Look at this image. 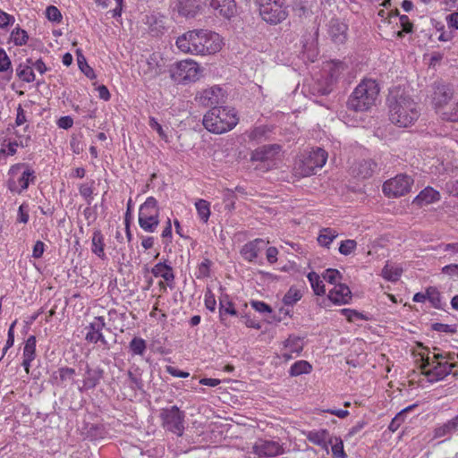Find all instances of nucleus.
Wrapping results in <instances>:
<instances>
[{
  "mask_svg": "<svg viewBox=\"0 0 458 458\" xmlns=\"http://www.w3.org/2000/svg\"><path fill=\"white\" fill-rule=\"evenodd\" d=\"M458 354L450 352H439L434 349L430 352L425 349L420 352V365L419 369L424 378L429 383L439 381L453 374L458 375L457 365Z\"/></svg>",
  "mask_w": 458,
  "mask_h": 458,
  "instance_id": "nucleus-1",
  "label": "nucleus"
},
{
  "mask_svg": "<svg viewBox=\"0 0 458 458\" xmlns=\"http://www.w3.org/2000/svg\"><path fill=\"white\" fill-rule=\"evenodd\" d=\"M175 45L184 54L204 56L219 52L224 42L216 32L200 29L182 34L177 38Z\"/></svg>",
  "mask_w": 458,
  "mask_h": 458,
  "instance_id": "nucleus-2",
  "label": "nucleus"
},
{
  "mask_svg": "<svg viewBox=\"0 0 458 458\" xmlns=\"http://www.w3.org/2000/svg\"><path fill=\"white\" fill-rule=\"evenodd\" d=\"M389 120L401 128H406L414 123L420 117V107L407 95L392 96L388 98Z\"/></svg>",
  "mask_w": 458,
  "mask_h": 458,
  "instance_id": "nucleus-3",
  "label": "nucleus"
},
{
  "mask_svg": "<svg viewBox=\"0 0 458 458\" xmlns=\"http://www.w3.org/2000/svg\"><path fill=\"white\" fill-rule=\"evenodd\" d=\"M240 118L234 107L221 106L212 107L202 118V125L214 134H223L233 130Z\"/></svg>",
  "mask_w": 458,
  "mask_h": 458,
  "instance_id": "nucleus-4",
  "label": "nucleus"
},
{
  "mask_svg": "<svg viewBox=\"0 0 458 458\" xmlns=\"http://www.w3.org/2000/svg\"><path fill=\"white\" fill-rule=\"evenodd\" d=\"M379 85L376 80L365 78L356 86L349 97L347 106L355 112L370 110L377 102Z\"/></svg>",
  "mask_w": 458,
  "mask_h": 458,
  "instance_id": "nucleus-5",
  "label": "nucleus"
},
{
  "mask_svg": "<svg viewBox=\"0 0 458 458\" xmlns=\"http://www.w3.org/2000/svg\"><path fill=\"white\" fill-rule=\"evenodd\" d=\"M36 180L34 168L26 163L12 165L7 172L6 188L13 194L21 195Z\"/></svg>",
  "mask_w": 458,
  "mask_h": 458,
  "instance_id": "nucleus-6",
  "label": "nucleus"
},
{
  "mask_svg": "<svg viewBox=\"0 0 458 458\" xmlns=\"http://www.w3.org/2000/svg\"><path fill=\"white\" fill-rule=\"evenodd\" d=\"M327 161V152L322 148L304 150L295 161V171L301 176H310L324 167Z\"/></svg>",
  "mask_w": 458,
  "mask_h": 458,
  "instance_id": "nucleus-7",
  "label": "nucleus"
},
{
  "mask_svg": "<svg viewBox=\"0 0 458 458\" xmlns=\"http://www.w3.org/2000/svg\"><path fill=\"white\" fill-rule=\"evenodd\" d=\"M138 223L146 233H155L160 224V208L154 197H147L139 208Z\"/></svg>",
  "mask_w": 458,
  "mask_h": 458,
  "instance_id": "nucleus-8",
  "label": "nucleus"
},
{
  "mask_svg": "<svg viewBox=\"0 0 458 458\" xmlns=\"http://www.w3.org/2000/svg\"><path fill=\"white\" fill-rule=\"evenodd\" d=\"M260 17L267 23L276 25L288 17L285 0H256Z\"/></svg>",
  "mask_w": 458,
  "mask_h": 458,
  "instance_id": "nucleus-9",
  "label": "nucleus"
},
{
  "mask_svg": "<svg viewBox=\"0 0 458 458\" xmlns=\"http://www.w3.org/2000/svg\"><path fill=\"white\" fill-rule=\"evenodd\" d=\"M161 425L164 429L182 436L185 430V413L176 405L165 408L160 412Z\"/></svg>",
  "mask_w": 458,
  "mask_h": 458,
  "instance_id": "nucleus-10",
  "label": "nucleus"
},
{
  "mask_svg": "<svg viewBox=\"0 0 458 458\" xmlns=\"http://www.w3.org/2000/svg\"><path fill=\"white\" fill-rule=\"evenodd\" d=\"M413 180L409 175L400 174L386 180L382 186V191L386 198H401L411 191Z\"/></svg>",
  "mask_w": 458,
  "mask_h": 458,
  "instance_id": "nucleus-11",
  "label": "nucleus"
},
{
  "mask_svg": "<svg viewBox=\"0 0 458 458\" xmlns=\"http://www.w3.org/2000/svg\"><path fill=\"white\" fill-rule=\"evenodd\" d=\"M200 73V68L192 59H185L178 62L172 69L171 76L177 82H194Z\"/></svg>",
  "mask_w": 458,
  "mask_h": 458,
  "instance_id": "nucleus-12",
  "label": "nucleus"
},
{
  "mask_svg": "<svg viewBox=\"0 0 458 458\" xmlns=\"http://www.w3.org/2000/svg\"><path fill=\"white\" fill-rule=\"evenodd\" d=\"M280 150L279 145H265L251 152L250 160L263 163L266 165V169H270L276 165Z\"/></svg>",
  "mask_w": 458,
  "mask_h": 458,
  "instance_id": "nucleus-13",
  "label": "nucleus"
},
{
  "mask_svg": "<svg viewBox=\"0 0 458 458\" xmlns=\"http://www.w3.org/2000/svg\"><path fill=\"white\" fill-rule=\"evenodd\" d=\"M252 453L260 458L274 457L284 453L282 445L273 439L259 438L252 445Z\"/></svg>",
  "mask_w": 458,
  "mask_h": 458,
  "instance_id": "nucleus-14",
  "label": "nucleus"
},
{
  "mask_svg": "<svg viewBox=\"0 0 458 458\" xmlns=\"http://www.w3.org/2000/svg\"><path fill=\"white\" fill-rule=\"evenodd\" d=\"M225 91L218 86H213L202 91H199L196 96V100L202 106H216L224 103L225 100Z\"/></svg>",
  "mask_w": 458,
  "mask_h": 458,
  "instance_id": "nucleus-15",
  "label": "nucleus"
},
{
  "mask_svg": "<svg viewBox=\"0 0 458 458\" xmlns=\"http://www.w3.org/2000/svg\"><path fill=\"white\" fill-rule=\"evenodd\" d=\"M346 69V64L341 61H330L326 64L324 71L327 76L325 88L322 90L324 94H328L332 90V86L339 81Z\"/></svg>",
  "mask_w": 458,
  "mask_h": 458,
  "instance_id": "nucleus-16",
  "label": "nucleus"
},
{
  "mask_svg": "<svg viewBox=\"0 0 458 458\" xmlns=\"http://www.w3.org/2000/svg\"><path fill=\"white\" fill-rule=\"evenodd\" d=\"M15 140H9L6 145H2L0 148V165L7 164V157L16 154L17 148H25L29 146L30 141V136H22L18 131H14Z\"/></svg>",
  "mask_w": 458,
  "mask_h": 458,
  "instance_id": "nucleus-17",
  "label": "nucleus"
},
{
  "mask_svg": "<svg viewBox=\"0 0 458 458\" xmlns=\"http://www.w3.org/2000/svg\"><path fill=\"white\" fill-rule=\"evenodd\" d=\"M454 95V90L449 85L442 83L434 84V91L432 94V104L437 114L443 111L445 106L448 104Z\"/></svg>",
  "mask_w": 458,
  "mask_h": 458,
  "instance_id": "nucleus-18",
  "label": "nucleus"
},
{
  "mask_svg": "<svg viewBox=\"0 0 458 458\" xmlns=\"http://www.w3.org/2000/svg\"><path fill=\"white\" fill-rule=\"evenodd\" d=\"M106 327L104 317H95L93 320L86 327L85 340L89 344L106 343L103 335V329Z\"/></svg>",
  "mask_w": 458,
  "mask_h": 458,
  "instance_id": "nucleus-19",
  "label": "nucleus"
},
{
  "mask_svg": "<svg viewBox=\"0 0 458 458\" xmlns=\"http://www.w3.org/2000/svg\"><path fill=\"white\" fill-rule=\"evenodd\" d=\"M283 349L278 358L289 361L295 355H299L303 350V344L301 337L291 335L283 342Z\"/></svg>",
  "mask_w": 458,
  "mask_h": 458,
  "instance_id": "nucleus-20",
  "label": "nucleus"
},
{
  "mask_svg": "<svg viewBox=\"0 0 458 458\" xmlns=\"http://www.w3.org/2000/svg\"><path fill=\"white\" fill-rule=\"evenodd\" d=\"M352 298V292L346 284H335L327 293V299L335 305L347 304Z\"/></svg>",
  "mask_w": 458,
  "mask_h": 458,
  "instance_id": "nucleus-21",
  "label": "nucleus"
},
{
  "mask_svg": "<svg viewBox=\"0 0 458 458\" xmlns=\"http://www.w3.org/2000/svg\"><path fill=\"white\" fill-rule=\"evenodd\" d=\"M210 7L221 17L229 19L236 13L235 0H208Z\"/></svg>",
  "mask_w": 458,
  "mask_h": 458,
  "instance_id": "nucleus-22",
  "label": "nucleus"
},
{
  "mask_svg": "<svg viewBox=\"0 0 458 458\" xmlns=\"http://www.w3.org/2000/svg\"><path fill=\"white\" fill-rule=\"evenodd\" d=\"M150 273L156 277H160L165 281V284L169 285V289H173L174 286V272L172 267L166 262H158L156 264Z\"/></svg>",
  "mask_w": 458,
  "mask_h": 458,
  "instance_id": "nucleus-23",
  "label": "nucleus"
},
{
  "mask_svg": "<svg viewBox=\"0 0 458 458\" xmlns=\"http://www.w3.org/2000/svg\"><path fill=\"white\" fill-rule=\"evenodd\" d=\"M303 435L309 442L328 452V441L331 437L327 429H311L304 431Z\"/></svg>",
  "mask_w": 458,
  "mask_h": 458,
  "instance_id": "nucleus-24",
  "label": "nucleus"
},
{
  "mask_svg": "<svg viewBox=\"0 0 458 458\" xmlns=\"http://www.w3.org/2000/svg\"><path fill=\"white\" fill-rule=\"evenodd\" d=\"M36 343L35 335H30L25 342L22 366L27 375L30 374L31 362L36 358Z\"/></svg>",
  "mask_w": 458,
  "mask_h": 458,
  "instance_id": "nucleus-25",
  "label": "nucleus"
},
{
  "mask_svg": "<svg viewBox=\"0 0 458 458\" xmlns=\"http://www.w3.org/2000/svg\"><path fill=\"white\" fill-rule=\"evenodd\" d=\"M265 245V241L262 239H255L251 242L246 243L241 250V254L242 258L249 261L252 262L259 257V253L262 250Z\"/></svg>",
  "mask_w": 458,
  "mask_h": 458,
  "instance_id": "nucleus-26",
  "label": "nucleus"
},
{
  "mask_svg": "<svg viewBox=\"0 0 458 458\" xmlns=\"http://www.w3.org/2000/svg\"><path fill=\"white\" fill-rule=\"evenodd\" d=\"M387 16L390 20L392 18H398L399 20L401 30H398L395 33L398 38H403L405 34H411L413 32V23L406 14H400L399 11L395 10L387 13Z\"/></svg>",
  "mask_w": 458,
  "mask_h": 458,
  "instance_id": "nucleus-27",
  "label": "nucleus"
},
{
  "mask_svg": "<svg viewBox=\"0 0 458 458\" xmlns=\"http://www.w3.org/2000/svg\"><path fill=\"white\" fill-rule=\"evenodd\" d=\"M103 377L101 370L91 369L88 365L83 376L82 386H79L81 392L94 388Z\"/></svg>",
  "mask_w": 458,
  "mask_h": 458,
  "instance_id": "nucleus-28",
  "label": "nucleus"
},
{
  "mask_svg": "<svg viewBox=\"0 0 458 458\" xmlns=\"http://www.w3.org/2000/svg\"><path fill=\"white\" fill-rule=\"evenodd\" d=\"M440 198L439 192L431 187H427L416 195L412 203L417 206H424L437 201Z\"/></svg>",
  "mask_w": 458,
  "mask_h": 458,
  "instance_id": "nucleus-29",
  "label": "nucleus"
},
{
  "mask_svg": "<svg viewBox=\"0 0 458 458\" xmlns=\"http://www.w3.org/2000/svg\"><path fill=\"white\" fill-rule=\"evenodd\" d=\"M225 315L237 316V310L232 297L224 293L219 297V318L221 322L224 321Z\"/></svg>",
  "mask_w": 458,
  "mask_h": 458,
  "instance_id": "nucleus-30",
  "label": "nucleus"
},
{
  "mask_svg": "<svg viewBox=\"0 0 458 458\" xmlns=\"http://www.w3.org/2000/svg\"><path fill=\"white\" fill-rule=\"evenodd\" d=\"M105 236L102 233L101 230L96 229L92 233L91 237V251L96 256L99 257L102 259H106L105 252Z\"/></svg>",
  "mask_w": 458,
  "mask_h": 458,
  "instance_id": "nucleus-31",
  "label": "nucleus"
},
{
  "mask_svg": "<svg viewBox=\"0 0 458 458\" xmlns=\"http://www.w3.org/2000/svg\"><path fill=\"white\" fill-rule=\"evenodd\" d=\"M177 9L181 15L184 17H193L199 12V5L198 0H179Z\"/></svg>",
  "mask_w": 458,
  "mask_h": 458,
  "instance_id": "nucleus-32",
  "label": "nucleus"
},
{
  "mask_svg": "<svg viewBox=\"0 0 458 458\" xmlns=\"http://www.w3.org/2000/svg\"><path fill=\"white\" fill-rule=\"evenodd\" d=\"M339 236V233L331 227L320 229L318 242L323 248H329L335 239Z\"/></svg>",
  "mask_w": 458,
  "mask_h": 458,
  "instance_id": "nucleus-33",
  "label": "nucleus"
},
{
  "mask_svg": "<svg viewBox=\"0 0 458 458\" xmlns=\"http://www.w3.org/2000/svg\"><path fill=\"white\" fill-rule=\"evenodd\" d=\"M30 37L28 32L19 26L13 29L9 36V42L15 47H22L27 45Z\"/></svg>",
  "mask_w": 458,
  "mask_h": 458,
  "instance_id": "nucleus-34",
  "label": "nucleus"
},
{
  "mask_svg": "<svg viewBox=\"0 0 458 458\" xmlns=\"http://www.w3.org/2000/svg\"><path fill=\"white\" fill-rule=\"evenodd\" d=\"M403 275V268L400 266L392 265L386 262L384 266L381 276L383 278L389 282H396Z\"/></svg>",
  "mask_w": 458,
  "mask_h": 458,
  "instance_id": "nucleus-35",
  "label": "nucleus"
},
{
  "mask_svg": "<svg viewBox=\"0 0 458 458\" xmlns=\"http://www.w3.org/2000/svg\"><path fill=\"white\" fill-rule=\"evenodd\" d=\"M15 72L16 76H18V78L24 82L30 83L35 81V73L33 72V68L27 62L25 64L17 65Z\"/></svg>",
  "mask_w": 458,
  "mask_h": 458,
  "instance_id": "nucleus-36",
  "label": "nucleus"
},
{
  "mask_svg": "<svg viewBox=\"0 0 458 458\" xmlns=\"http://www.w3.org/2000/svg\"><path fill=\"white\" fill-rule=\"evenodd\" d=\"M307 278L311 284V289L318 296H323L326 293V288L323 280L317 272H309Z\"/></svg>",
  "mask_w": 458,
  "mask_h": 458,
  "instance_id": "nucleus-37",
  "label": "nucleus"
},
{
  "mask_svg": "<svg viewBox=\"0 0 458 458\" xmlns=\"http://www.w3.org/2000/svg\"><path fill=\"white\" fill-rule=\"evenodd\" d=\"M312 372V365L304 360L295 361L290 368L289 374L292 377H299Z\"/></svg>",
  "mask_w": 458,
  "mask_h": 458,
  "instance_id": "nucleus-38",
  "label": "nucleus"
},
{
  "mask_svg": "<svg viewBox=\"0 0 458 458\" xmlns=\"http://www.w3.org/2000/svg\"><path fill=\"white\" fill-rule=\"evenodd\" d=\"M195 208L199 220L207 223L211 216L210 202L205 199H199L195 201Z\"/></svg>",
  "mask_w": 458,
  "mask_h": 458,
  "instance_id": "nucleus-39",
  "label": "nucleus"
},
{
  "mask_svg": "<svg viewBox=\"0 0 458 458\" xmlns=\"http://www.w3.org/2000/svg\"><path fill=\"white\" fill-rule=\"evenodd\" d=\"M328 444L331 445L333 458H346L347 454L344 452V442L341 437H331Z\"/></svg>",
  "mask_w": 458,
  "mask_h": 458,
  "instance_id": "nucleus-40",
  "label": "nucleus"
},
{
  "mask_svg": "<svg viewBox=\"0 0 458 458\" xmlns=\"http://www.w3.org/2000/svg\"><path fill=\"white\" fill-rule=\"evenodd\" d=\"M95 191V182L90 180L89 182H83L79 185V192L81 198L85 199L88 205L91 204L94 198Z\"/></svg>",
  "mask_w": 458,
  "mask_h": 458,
  "instance_id": "nucleus-41",
  "label": "nucleus"
},
{
  "mask_svg": "<svg viewBox=\"0 0 458 458\" xmlns=\"http://www.w3.org/2000/svg\"><path fill=\"white\" fill-rule=\"evenodd\" d=\"M129 348L132 355L142 356L147 350V344L144 339L135 336L130 342Z\"/></svg>",
  "mask_w": 458,
  "mask_h": 458,
  "instance_id": "nucleus-42",
  "label": "nucleus"
},
{
  "mask_svg": "<svg viewBox=\"0 0 458 458\" xmlns=\"http://www.w3.org/2000/svg\"><path fill=\"white\" fill-rule=\"evenodd\" d=\"M302 298V293L301 290L296 288L295 286H292L284 297H283L282 301L284 305L293 306L298 301Z\"/></svg>",
  "mask_w": 458,
  "mask_h": 458,
  "instance_id": "nucleus-43",
  "label": "nucleus"
},
{
  "mask_svg": "<svg viewBox=\"0 0 458 458\" xmlns=\"http://www.w3.org/2000/svg\"><path fill=\"white\" fill-rule=\"evenodd\" d=\"M322 277L326 282L333 284V286L335 285V284H343V274L336 269L328 268L325 270L322 274Z\"/></svg>",
  "mask_w": 458,
  "mask_h": 458,
  "instance_id": "nucleus-44",
  "label": "nucleus"
},
{
  "mask_svg": "<svg viewBox=\"0 0 458 458\" xmlns=\"http://www.w3.org/2000/svg\"><path fill=\"white\" fill-rule=\"evenodd\" d=\"M211 261L204 259L197 267L195 276L198 279H204L210 276Z\"/></svg>",
  "mask_w": 458,
  "mask_h": 458,
  "instance_id": "nucleus-45",
  "label": "nucleus"
},
{
  "mask_svg": "<svg viewBox=\"0 0 458 458\" xmlns=\"http://www.w3.org/2000/svg\"><path fill=\"white\" fill-rule=\"evenodd\" d=\"M0 72L13 73L12 63L5 50L0 47Z\"/></svg>",
  "mask_w": 458,
  "mask_h": 458,
  "instance_id": "nucleus-46",
  "label": "nucleus"
},
{
  "mask_svg": "<svg viewBox=\"0 0 458 458\" xmlns=\"http://www.w3.org/2000/svg\"><path fill=\"white\" fill-rule=\"evenodd\" d=\"M444 120L457 122L458 121V101L448 109L444 108L442 112L438 114Z\"/></svg>",
  "mask_w": 458,
  "mask_h": 458,
  "instance_id": "nucleus-47",
  "label": "nucleus"
},
{
  "mask_svg": "<svg viewBox=\"0 0 458 458\" xmlns=\"http://www.w3.org/2000/svg\"><path fill=\"white\" fill-rule=\"evenodd\" d=\"M148 125H150V127L158 133L162 140H164L165 143L169 142V137L167 133L163 129L162 125L159 123L157 118L150 116V119H148Z\"/></svg>",
  "mask_w": 458,
  "mask_h": 458,
  "instance_id": "nucleus-48",
  "label": "nucleus"
},
{
  "mask_svg": "<svg viewBox=\"0 0 458 458\" xmlns=\"http://www.w3.org/2000/svg\"><path fill=\"white\" fill-rule=\"evenodd\" d=\"M456 428L454 427L452 420L447 421L446 423L443 424L442 426H439L434 430V436L435 437H442L444 436H446L454 431H456Z\"/></svg>",
  "mask_w": 458,
  "mask_h": 458,
  "instance_id": "nucleus-49",
  "label": "nucleus"
},
{
  "mask_svg": "<svg viewBox=\"0 0 458 458\" xmlns=\"http://www.w3.org/2000/svg\"><path fill=\"white\" fill-rule=\"evenodd\" d=\"M412 406H408L406 407L405 409H403V411H401L397 415H395L393 419H392V422H390L389 426H388V429L390 431H396L401 424L404 421V413L407 411H410L411 409Z\"/></svg>",
  "mask_w": 458,
  "mask_h": 458,
  "instance_id": "nucleus-50",
  "label": "nucleus"
},
{
  "mask_svg": "<svg viewBox=\"0 0 458 458\" xmlns=\"http://www.w3.org/2000/svg\"><path fill=\"white\" fill-rule=\"evenodd\" d=\"M357 248V242L354 240H345L340 243L338 251L344 256H348L352 253Z\"/></svg>",
  "mask_w": 458,
  "mask_h": 458,
  "instance_id": "nucleus-51",
  "label": "nucleus"
},
{
  "mask_svg": "<svg viewBox=\"0 0 458 458\" xmlns=\"http://www.w3.org/2000/svg\"><path fill=\"white\" fill-rule=\"evenodd\" d=\"M434 308L439 309L441 307V295L435 287L428 288V299Z\"/></svg>",
  "mask_w": 458,
  "mask_h": 458,
  "instance_id": "nucleus-52",
  "label": "nucleus"
},
{
  "mask_svg": "<svg viewBox=\"0 0 458 458\" xmlns=\"http://www.w3.org/2000/svg\"><path fill=\"white\" fill-rule=\"evenodd\" d=\"M45 15L47 17V19L51 21L55 22H61L62 21V14L59 9L55 5H50L45 10Z\"/></svg>",
  "mask_w": 458,
  "mask_h": 458,
  "instance_id": "nucleus-53",
  "label": "nucleus"
},
{
  "mask_svg": "<svg viewBox=\"0 0 458 458\" xmlns=\"http://www.w3.org/2000/svg\"><path fill=\"white\" fill-rule=\"evenodd\" d=\"M251 308L259 313H271L272 308L263 301L252 300L250 301Z\"/></svg>",
  "mask_w": 458,
  "mask_h": 458,
  "instance_id": "nucleus-54",
  "label": "nucleus"
},
{
  "mask_svg": "<svg viewBox=\"0 0 458 458\" xmlns=\"http://www.w3.org/2000/svg\"><path fill=\"white\" fill-rule=\"evenodd\" d=\"M204 305L212 312L216 310V300L215 294L209 289L204 293Z\"/></svg>",
  "mask_w": 458,
  "mask_h": 458,
  "instance_id": "nucleus-55",
  "label": "nucleus"
},
{
  "mask_svg": "<svg viewBox=\"0 0 458 458\" xmlns=\"http://www.w3.org/2000/svg\"><path fill=\"white\" fill-rule=\"evenodd\" d=\"M341 312L343 315H344L346 317V319L349 322H353L354 319H360V320L366 319V317L364 315H362L361 313L358 312L355 310L345 308V309H343L341 310Z\"/></svg>",
  "mask_w": 458,
  "mask_h": 458,
  "instance_id": "nucleus-56",
  "label": "nucleus"
},
{
  "mask_svg": "<svg viewBox=\"0 0 458 458\" xmlns=\"http://www.w3.org/2000/svg\"><path fill=\"white\" fill-rule=\"evenodd\" d=\"M161 238L165 244H170L172 242V223L169 218L165 221V225L162 231Z\"/></svg>",
  "mask_w": 458,
  "mask_h": 458,
  "instance_id": "nucleus-57",
  "label": "nucleus"
},
{
  "mask_svg": "<svg viewBox=\"0 0 458 458\" xmlns=\"http://www.w3.org/2000/svg\"><path fill=\"white\" fill-rule=\"evenodd\" d=\"M59 377L61 382H64L66 380H72L75 376V369L72 368H61L58 370Z\"/></svg>",
  "mask_w": 458,
  "mask_h": 458,
  "instance_id": "nucleus-58",
  "label": "nucleus"
},
{
  "mask_svg": "<svg viewBox=\"0 0 458 458\" xmlns=\"http://www.w3.org/2000/svg\"><path fill=\"white\" fill-rule=\"evenodd\" d=\"M15 19L12 14L0 10V28L4 29L13 24Z\"/></svg>",
  "mask_w": 458,
  "mask_h": 458,
  "instance_id": "nucleus-59",
  "label": "nucleus"
},
{
  "mask_svg": "<svg viewBox=\"0 0 458 458\" xmlns=\"http://www.w3.org/2000/svg\"><path fill=\"white\" fill-rule=\"evenodd\" d=\"M30 219L28 205L21 204L20 208H18V223H28Z\"/></svg>",
  "mask_w": 458,
  "mask_h": 458,
  "instance_id": "nucleus-60",
  "label": "nucleus"
},
{
  "mask_svg": "<svg viewBox=\"0 0 458 458\" xmlns=\"http://www.w3.org/2000/svg\"><path fill=\"white\" fill-rule=\"evenodd\" d=\"M27 63L31 65L32 69H35L40 74L46 73V71L48 70L47 66L41 59H38L35 62H32L31 59H27Z\"/></svg>",
  "mask_w": 458,
  "mask_h": 458,
  "instance_id": "nucleus-61",
  "label": "nucleus"
},
{
  "mask_svg": "<svg viewBox=\"0 0 458 458\" xmlns=\"http://www.w3.org/2000/svg\"><path fill=\"white\" fill-rule=\"evenodd\" d=\"M445 191L458 198V180H450L445 182Z\"/></svg>",
  "mask_w": 458,
  "mask_h": 458,
  "instance_id": "nucleus-62",
  "label": "nucleus"
},
{
  "mask_svg": "<svg viewBox=\"0 0 458 458\" xmlns=\"http://www.w3.org/2000/svg\"><path fill=\"white\" fill-rule=\"evenodd\" d=\"M445 22L450 29L458 30V11L445 16Z\"/></svg>",
  "mask_w": 458,
  "mask_h": 458,
  "instance_id": "nucleus-63",
  "label": "nucleus"
},
{
  "mask_svg": "<svg viewBox=\"0 0 458 458\" xmlns=\"http://www.w3.org/2000/svg\"><path fill=\"white\" fill-rule=\"evenodd\" d=\"M441 272L444 275L458 277V264H450L445 267H443Z\"/></svg>",
  "mask_w": 458,
  "mask_h": 458,
  "instance_id": "nucleus-64",
  "label": "nucleus"
}]
</instances>
